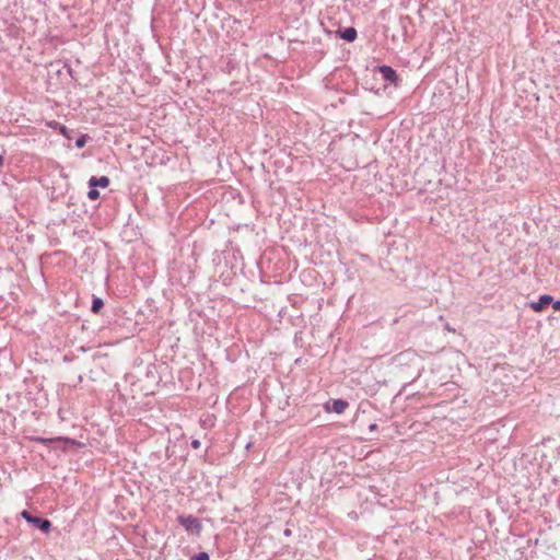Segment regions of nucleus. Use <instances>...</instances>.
Listing matches in <instances>:
<instances>
[{"instance_id": "1", "label": "nucleus", "mask_w": 560, "mask_h": 560, "mask_svg": "<svg viewBox=\"0 0 560 560\" xmlns=\"http://www.w3.org/2000/svg\"><path fill=\"white\" fill-rule=\"evenodd\" d=\"M21 516L31 524L34 528L39 529L42 533L47 534L51 528V522L48 518L33 515L30 511L23 510Z\"/></svg>"}, {"instance_id": "2", "label": "nucleus", "mask_w": 560, "mask_h": 560, "mask_svg": "<svg viewBox=\"0 0 560 560\" xmlns=\"http://www.w3.org/2000/svg\"><path fill=\"white\" fill-rule=\"evenodd\" d=\"M374 73H380L382 77V80L389 85H393L397 88L401 81V79L398 77L396 70L387 65L382 66H375L373 69Z\"/></svg>"}, {"instance_id": "3", "label": "nucleus", "mask_w": 560, "mask_h": 560, "mask_svg": "<svg viewBox=\"0 0 560 560\" xmlns=\"http://www.w3.org/2000/svg\"><path fill=\"white\" fill-rule=\"evenodd\" d=\"M177 522L190 535L199 536L202 530L200 521L194 515H179Z\"/></svg>"}, {"instance_id": "4", "label": "nucleus", "mask_w": 560, "mask_h": 560, "mask_svg": "<svg viewBox=\"0 0 560 560\" xmlns=\"http://www.w3.org/2000/svg\"><path fill=\"white\" fill-rule=\"evenodd\" d=\"M84 444L67 436H56L55 442V450H61L63 452L74 450V448H81Z\"/></svg>"}, {"instance_id": "5", "label": "nucleus", "mask_w": 560, "mask_h": 560, "mask_svg": "<svg viewBox=\"0 0 560 560\" xmlns=\"http://www.w3.org/2000/svg\"><path fill=\"white\" fill-rule=\"evenodd\" d=\"M349 407V402L345 399H330L325 405L324 408L327 412L342 413Z\"/></svg>"}, {"instance_id": "6", "label": "nucleus", "mask_w": 560, "mask_h": 560, "mask_svg": "<svg viewBox=\"0 0 560 560\" xmlns=\"http://www.w3.org/2000/svg\"><path fill=\"white\" fill-rule=\"evenodd\" d=\"M551 302H553V298L549 294H542L539 296L538 301L536 302H533L530 304V307L535 311V312H541L544 311L545 308H547Z\"/></svg>"}, {"instance_id": "7", "label": "nucleus", "mask_w": 560, "mask_h": 560, "mask_svg": "<svg viewBox=\"0 0 560 560\" xmlns=\"http://www.w3.org/2000/svg\"><path fill=\"white\" fill-rule=\"evenodd\" d=\"M110 184V179L108 176H100V177H96V176H92L90 177L89 182H88V185L89 186H93L94 188H106L108 187Z\"/></svg>"}, {"instance_id": "8", "label": "nucleus", "mask_w": 560, "mask_h": 560, "mask_svg": "<svg viewBox=\"0 0 560 560\" xmlns=\"http://www.w3.org/2000/svg\"><path fill=\"white\" fill-rule=\"evenodd\" d=\"M338 35L341 39L351 43V42L355 40V38L358 36V32L354 27L349 26L343 30H339Z\"/></svg>"}, {"instance_id": "9", "label": "nucleus", "mask_w": 560, "mask_h": 560, "mask_svg": "<svg viewBox=\"0 0 560 560\" xmlns=\"http://www.w3.org/2000/svg\"><path fill=\"white\" fill-rule=\"evenodd\" d=\"M103 307H104V300L100 296L93 295L92 304H91V312L93 314H98Z\"/></svg>"}, {"instance_id": "10", "label": "nucleus", "mask_w": 560, "mask_h": 560, "mask_svg": "<svg viewBox=\"0 0 560 560\" xmlns=\"http://www.w3.org/2000/svg\"><path fill=\"white\" fill-rule=\"evenodd\" d=\"M31 441L47 445L50 448L55 450L56 438H42V436H31Z\"/></svg>"}, {"instance_id": "11", "label": "nucleus", "mask_w": 560, "mask_h": 560, "mask_svg": "<svg viewBox=\"0 0 560 560\" xmlns=\"http://www.w3.org/2000/svg\"><path fill=\"white\" fill-rule=\"evenodd\" d=\"M90 139L89 135L82 133L75 139V147L78 149H82L85 147L88 140Z\"/></svg>"}, {"instance_id": "12", "label": "nucleus", "mask_w": 560, "mask_h": 560, "mask_svg": "<svg viewBox=\"0 0 560 560\" xmlns=\"http://www.w3.org/2000/svg\"><path fill=\"white\" fill-rule=\"evenodd\" d=\"M89 191H88V198L90 200H96L100 198V191L97 190V188H94L93 186H89Z\"/></svg>"}, {"instance_id": "13", "label": "nucleus", "mask_w": 560, "mask_h": 560, "mask_svg": "<svg viewBox=\"0 0 560 560\" xmlns=\"http://www.w3.org/2000/svg\"><path fill=\"white\" fill-rule=\"evenodd\" d=\"M190 560H210V556L208 552L201 551L194 555Z\"/></svg>"}, {"instance_id": "14", "label": "nucleus", "mask_w": 560, "mask_h": 560, "mask_svg": "<svg viewBox=\"0 0 560 560\" xmlns=\"http://www.w3.org/2000/svg\"><path fill=\"white\" fill-rule=\"evenodd\" d=\"M63 68L67 70L68 74L72 78V79H75L74 78V71L73 69L71 68L70 63L68 61L65 62L63 65Z\"/></svg>"}, {"instance_id": "15", "label": "nucleus", "mask_w": 560, "mask_h": 560, "mask_svg": "<svg viewBox=\"0 0 560 560\" xmlns=\"http://www.w3.org/2000/svg\"><path fill=\"white\" fill-rule=\"evenodd\" d=\"M551 305L555 311L560 312V300H556V301L553 300V302H551Z\"/></svg>"}, {"instance_id": "16", "label": "nucleus", "mask_w": 560, "mask_h": 560, "mask_svg": "<svg viewBox=\"0 0 560 560\" xmlns=\"http://www.w3.org/2000/svg\"><path fill=\"white\" fill-rule=\"evenodd\" d=\"M190 445H191V447L194 450H198L200 447V441L199 440H192Z\"/></svg>"}, {"instance_id": "17", "label": "nucleus", "mask_w": 560, "mask_h": 560, "mask_svg": "<svg viewBox=\"0 0 560 560\" xmlns=\"http://www.w3.org/2000/svg\"><path fill=\"white\" fill-rule=\"evenodd\" d=\"M444 328L451 332H455V328H453L448 323H445Z\"/></svg>"}, {"instance_id": "18", "label": "nucleus", "mask_w": 560, "mask_h": 560, "mask_svg": "<svg viewBox=\"0 0 560 560\" xmlns=\"http://www.w3.org/2000/svg\"><path fill=\"white\" fill-rule=\"evenodd\" d=\"M376 430H377V424H376V423H371V424L369 425V431H370V432H373V431H376Z\"/></svg>"}, {"instance_id": "19", "label": "nucleus", "mask_w": 560, "mask_h": 560, "mask_svg": "<svg viewBox=\"0 0 560 560\" xmlns=\"http://www.w3.org/2000/svg\"><path fill=\"white\" fill-rule=\"evenodd\" d=\"M60 132L65 136L68 132V128L66 126L60 127Z\"/></svg>"}, {"instance_id": "20", "label": "nucleus", "mask_w": 560, "mask_h": 560, "mask_svg": "<svg viewBox=\"0 0 560 560\" xmlns=\"http://www.w3.org/2000/svg\"><path fill=\"white\" fill-rule=\"evenodd\" d=\"M0 281L3 282L2 280V270L0 269ZM5 289H8L5 285H3V288H0V291H4Z\"/></svg>"}, {"instance_id": "21", "label": "nucleus", "mask_w": 560, "mask_h": 560, "mask_svg": "<svg viewBox=\"0 0 560 560\" xmlns=\"http://www.w3.org/2000/svg\"><path fill=\"white\" fill-rule=\"evenodd\" d=\"M4 164V156L3 154H0V167H2Z\"/></svg>"}, {"instance_id": "22", "label": "nucleus", "mask_w": 560, "mask_h": 560, "mask_svg": "<svg viewBox=\"0 0 560 560\" xmlns=\"http://www.w3.org/2000/svg\"><path fill=\"white\" fill-rule=\"evenodd\" d=\"M71 132H72V130L68 129V132H66L65 137L68 139H71V135H70Z\"/></svg>"}, {"instance_id": "23", "label": "nucleus", "mask_w": 560, "mask_h": 560, "mask_svg": "<svg viewBox=\"0 0 560 560\" xmlns=\"http://www.w3.org/2000/svg\"><path fill=\"white\" fill-rule=\"evenodd\" d=\"M71 132H72V130L68 129V132H66L65 137L68 139H71V135H70Z\"/></svg>"}, {"instance_id": "24", "label": "nucleus", "mask_w": 560, "mask_h": 560, "mask_svg": "<svg viewBox=\"0 0 560 560\" xmlns=\"http://www.w3.org/2000/svg\"><path fill=\"white\" fill-rule=\"evenodd\" d=\"M291 534V530L290 529H285L284 530V535L289 536Z\"/></svg>"}, {"instance_id": "25", "label": "nucleus", "mask_w": 560, "mask_h": 560, "mask_svg": "<svg viewBox=\"0 0 560 560\" xmlns=\"http://www.w3.org/2000/svg\"><path fill=\"white\" fill-rule=\"evenodd\" d=\"M78 350L82 351V352L86 351V349L84 347H80Z\"/></svg>"}, {"instance_id": "26", "label": "nucleus", "mask_w": 560, "mask_h": 560, "mask_svg": "<svg viewBox=\"0 0 560 560\" xmlns=\"http://www.w3.org/2000/svg\"><path fill=\"white\" fill-rule=\"evenodd\" d=\"M63 361H66V362L70 361V359L68 358V355H65V357H63Z\"/></svg>"}, {"instance_id": "27", "label": "nucleus", "mask_w": 560, "mask_h": 560, "mask_svg": "<svg viewBox=\"0 0 560 560\" xmlns=\"http://www.w3.org/2000/svg\"><path fill=\"white\" fill-rule=\"evenodd\" d=\"M0 301H2V294H0Z\"/></svg>"}]
</instances>
